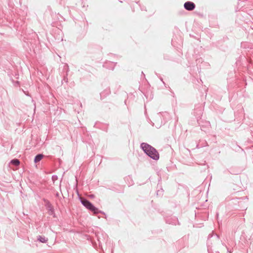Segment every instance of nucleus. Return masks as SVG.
Returning a JSON list of instances; mask_svg holds the SVG:
<instances>
[{
	"mask_svg": "<svg viewBox=\"0 0 253 253\" xmlns=\"http://www.w3.org/2000/svg\"><path fill=\"white\" fill-rule=\"evenodd\" d=\"M141 147L145 153L154 160H157L159 159V154L157 150L149 144L143 143Z\"/></svg>",
	"mask_w": 253,
	"mask_h": 253,
	"instance_id": "1",
	"label": "nucleus"
},
{
	"mask_svg": "<svg viewBox=\"0 0 253 253\" xmlns=\"http://www.w3.org/2000/svg\"><path fill=\"white\" fill-rule=\"evenodd\" d=\"M81 201L82 204L88 210L92 211L94 213H97L99 212L98 210L95 208L90 202L84 198H81Z\"/></svg>",
	"mask_w": 253,
	"mask_h": 253,
	"instance_id": "2",
	"label": "nucleus"
},
{
	"mask_svg": "<svg viewBox=\"0 0 253 253\" xmlns=\"http://www.w3.org/2000/svg\"><path fill=\"white\" fill-rule=\"evenodd\" d=\"M184 8L188 10H192L195 7V4L191 1L186 2L184 4Z\"/></svg>",
	"mask_w": 253,
	"mask_h": 253,
	"instance_id": "3",
	"label": "nucleus"
},
{
	"mask_svg": "<svg viewBox=\"0 0 253 253\" xmlns=\"http://www.w3.org/2000/svg\"><path fill=\"white\" fill-rule=\"evenodd\" d=\"M43 158V155L42 154H39L37 155L34 160L35 163H37L40 162Z\"/></svg>",
	"mask_w": 253,
	"mask_h": 253,
	"instance_id": "4",
	"label": "nucleus"
},
{
	"mask_svg": "<svg viewBox=\"0 0 253 253\" xmlns=\"http://www.w3.org/2000/svg\"><path fill=\"white\" fill-rule=\"evenodd\" d=\"M11 163L15 166H18L19 165L20 162L17 159H14L11 161Z\"/></svg>",
	"mask_w": 253,
	"mask_h": 253,
	"instance_id": "5",
	"label": "nucleus"
},
{
	"mask_svg": "<svg viewBox=\"0 0 253 253\" xmlns=\"http://www.w3.org/2000/svg\"><path fill=\"white\" fill-rule=\"evenodd\" d=\"M39 240L42 243H45L47 241V240L44 237L41 236L39 238Z\"/></svg>",
	"mask_w": 253,
	"mask_h": 253,
	"instance_id": "6",
	"label": "nucleus"
}]
</instances>
